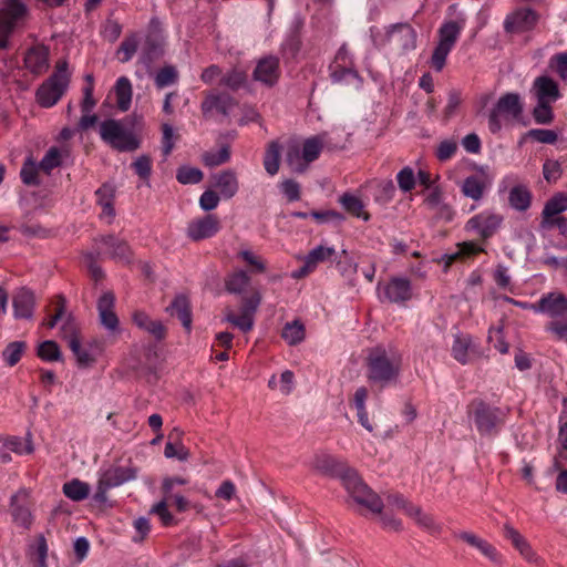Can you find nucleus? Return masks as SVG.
<instances>
[{
  "instance_id": "b1692460",
  "label": "nucleus",
  "mask_w": 567,
  "mask_h": 567,
  "mask_svg": "<svg viewBox=\"0 0 567 567\" xmlns=\"http://www.w3.org/2000/svg\"><path fill=\"white\" fill-rule=\"evenodd\" d=\"M24 66L31 73L38 75L49 68V51L44 45H34L24 55Z\"/></svg>"
},
{
  "instance_id": "0e129e2a",
  "label": "nucleus",
  "mask_w": 567,
  "mask_h": 567,
  "mask_svg": "<svg viewBox=\"0 0 567 567\" xmlns=\"http://www.w3.org/2000/svg\"><path fill=\"white\" fill-rule=\"evenodd\" d=\"M396 179H398L399 187L403 192L411 190L414 187V185H415L414 173L409 167H405L402 171H400L398 176H396Z\"/></svg>"
},
{
  "instance_id": "864d4df0",
  "label": "nucleus",
  "mask_w": 567,
  "mask_h": 567,
  "mask_svg": "<svg viewBox=\"0 0 567 567\" xmlns=\"http://www.w3.org/2000/svg\"><path fill=\"white\" fill-rule=\"evenodd\" d=\"M31 555L37 556L35 567H48V544L45 537L42 534L37 537L35 546L31 547Z\"/></svg>"
},
{
  "instance_id": "774afa93",
  "label": "nucleus",
  "mask_w": 567,
  "mask_h": 567,
  "mask_svg": "<svg viewBox=\"0 0 567 567\" xmlns=\"http://www.w3.org/2000/svg\"><path fill=\"white\" fill-rule=\"evenodd\" d=\"M566 319L551 320L546 330L554 333L557 340L567 342V322Z\"/></svg>"
},
{
  "instance_id": "8fccbe9b",
  "label": "nucleus",
  "mask_w": 567,
  "mask_h": 567,
  "mask_svg": "<svg viewBox=\"0 0 567 567\" xmlns=\"http://www.w3.org/2000/svg\"><path fill=\"white\" fill-rule=\"evenodd\" d=\"M99 256H100L99 250H90L83 257V261L86 265V267L91 274V277L95 281L102 280L104 278V274H103L101 267L96 262V259L99 258Z\"/></svg>"
},
{
  "instance_id": "ddd939ff",
  "label": "nucleus",
  "mask_w": 567,
  "mask_h": 567,
  "mask_svg": "<svg viewBox=\"0 0 567 567\" xmlns=\"http://www.w3.org/2000/svg\"><path fill=\"white\" fill-rule=\"evenodd\" d=\"M25 12V7L18 0H6L0 9V49L8 45V38L14 28L16 21Z\"/></svg>"
},
{
  "instance_id": "dca6fc26",
  "label": "nucleus",
  "mask_w": 567,
  "mask_h": 567,
  "mask_svg": "<svg viewBox=\"0 0 567 567\" xmlns=\"http://www.w3.org/2000/svg\"><path fill=\"white\" fill-rule=\"evenodd\" d=\"M280 76L279 59L267 55L258 60L254 70V79L265 85L272 86Z\"/></svg>"
},
{
  "instance_id": "aec40b11",
  "label": "nucleus",
  "mask_w": 567,
  "mask_h": 567,
  "mask_svg": "<svg viewBox=\"0 0 567 567\" xmlns=\"http://www.w3.org/2000/svg\"><path fill=\"white\" fill-rule=\"evenodd\" d=\"M388 40L403 51H410L416 47V32L409 24H395L389 29Z\"/></svg>"
},
{
  "instance_id": "de8ad7c7",
  "label": "nucleus",
  "mask_w": 567,
  "mask_h": 567,
  "mask_svg": "<svg viewBox=\"0 0 567 567\" xmlns=\"http://www.w3.org/2000/svg\"><path fill=\"white\" fill-rule=\"evenodd\" d=\"M558 443H559L560 449H559L557 455L554 457V462H553L554 470H560L561 460L567 461V422L561 424L559 427Z\"/></svg>"
},
{
  "instance_id": "f704fd0d",
  "label": "nucleus",
  "mask_w": 567,
  "mask_h": 567,
  "mask_svg": "<svg viewBox=\"0 0 567 567\" xmlns=\"http://www.w3.org/2000/svg\"><path fill=\"white\" fill-rule=\"evenodd\" d=\"M472 337L468 334H456L452 346L453 358L462 364L470 361V350L472 349Z\"/></svg>"
},
{
  "instance_id": "6e6552de",
  "label": "nucleus",
  "mask_w": 567,
  "mask_h": 567,
  "mask_svg": "<svg viewBox=\"0 0 567 567\" xmlns=\"http://www.w3.org/2000/svg\"><path fill=\"white\" fill-rule=\"evenodd\" d=\"M261 293L258 290L251 291L250 296H243L240 302V313L237 316L231 310H227L225 320L244 332H248L254 327V317L261 303Z\"/></svg>"
},
{
  "instance_id": "ea45409f",
  "label": "nucleus",
  "mask_w": 567,
  "mask_h": 567,
  "mask_svg": "<svg viewBox=\"0 0 567 567\" xmlns=\"http://www.w3.org/2000/svg\"><path fill=\"white\" fill-rule=\"evenodd\" d=\"M281 337L290 346L298 344L305 339V326L300 320L288 322L282 328Z\"/></svg>"
},
{
  "instance_id": "49530a36",
  "label": "nucleus",
  "mask_w": 567,
  "mask_h": 567,
  "mask_svg": "<svg viewBox=\"0 0 567 567\" xmlns=\"http://www.w3.org/2000/svg\"><path fill=\"white\" fill-rule=\"evenodd\" d=\"M532 114L537 124H550L554 121L553 104L536 102Z\"/></svg>"
},
{
  "instance_id": "f3484780",
  "label": "nucleus",
  "mask_w": 567,
  "mask_h": 567,
  "mask_svg": "<svg viewBox=\"0 0 567 567\" xmlns=\"http://www.w3.org/2000/svg\"><path fill=\"white\" fill-rule=\"evenodd\" d=\"M460 540L466 543L468 546L477 549L484 557L496 565L503 563V557L494 545L486 539L481 538L472 532H460L455 535Z\"/></svg>"
},
{
  "instance_id": "1a4fd4ad",
  "label": "nucleus",
  "mask_w": 567,
  "mask_h": 567,
  "mask_svg": "<svg viewBox=\"0 0 567 567\" xmlns=\"http://www.w3.org/2000/svg\"><path fill=\"white\" fill-rule=\"evenodd\" d=\"M100 134L104 142L120 151H133L138 144L132 133L127 132L120 122L107 120L101 123Z\"/></svg>"
},
{
  "instance_id": "9b49d317",
  "label": "nucleus",
  "mask_w": 567,
  "mask_h": 567,
  "mask_svg": "<svg viewBox=\"0 0 567 567\" xmlns=\"http://www.w3.org/2000/svg\"><path fill=\"white\" fill-rule=\"evenodd\" d=\"M529 307L532 311L547 315L553 320L567 319V297L561 292H548Z\"/></svg>"
},
{
  "instance_id": "4468645a",
  "label": "nucleus",
  "mask_w": 567,
  "mask_h": 567,
  "mask_svg": "<svg viewBox=\"0 0 567 567\" xmlns=\"http://www.w3.org/2000/svg\"><path fill=\"white\" fill-rule=\"evenodd\" d=\"M503 536L511 542L512 546L527 563L539 564L540 558L533 549L530 543L512 524L505 523L503 525Z\"/></svg>"
},
{
  "instance_id": "052dcab7",
  "label": "nucleus",
  "mask_w": 567,
  "mask_h": 567,
  "mask_svg": "<svg viewBox=\"0 0 567 567\" xmlns=\"http://www.w3.org/2000/svg\"><path fill=\"white\" fill-rule=\"evenodd\" d=\"M151 513L157 515L159 517V519L162 520L163 525H165V526H169L174 523V517L167 508V498L166 497L164 499H162L161 502H158L157 504H155L152 507Z\"/></svg>"
},
{
  "instance_id": "0eeeda50",
  "label": "nucleus",
  "mask_w": 567,
  "mask_h": 567,
  "mask_svg": "<svg viewBox=\"0 0 567 567\" xmlns=\"http://www.w3.org/2000/svg\"><path fill=\"white\" fill-rule=\"evenodd\" d=\"M462 31V25L447 21L439 29V42L433 51L431 64L435 71H442L449 53L454 48Z\"/></svg>"
},
{
  "instance_id": "7ed1b4c3",
  "label": "nucleus",
  "mask_w": 567,
  "mask_h": 567,
  "mask_svg": "<svg viewBox=\"0 0 567 567\" xmlns=\"http://www.w3.org/2000/svg\"><path fill=\"white\" fill-rule=\"evenodd\" d=\"M323 143L321 136H312L302 142L289 141L286 147L287 164L293 172L303 173L319 157Z\"/></svg>"
},
{
  "instance_id": "603ef678",
  "label": "nucleus",
  "mask_w": 567,
  "mask_h": 567,
  "mask_svg": "<svg viewBox=\"0 0 567 567\" xmlns=\"http://www.w3.org/2000/svg\"><path fill=\"white\" fill-rule=\"evenodd\" d=\"M61 337L68 341L69 346L72 340H80L79 326L71 315L64 318L61 326Z\"/></svg>"
},
{
  "instance_id": "680f3d73",
  "label": "nucleus",
  "mask_w": 567,
  "mask_h": 567,
  "mask_svg": "<svg viewBox=\"0 0 567 567\" xmlns=\"http://www.w3.org/2000/svg\"><path fill=\"white\" fill-rule=\"evenodd\" d=\"M164 455L168 458L176 457L179 461H186L189 457V451L183 444L176 445L167 442L164 449Z\"/></svg>"
},
{
  "instance_id": "f8f14e48",
  "label": "nucleus",
  "mask_w": 567,
  "mask_h": 567,
  "mask_svg": "<svg viewBox=\"0 0 567 567\" xmlns=\"http://www.w3.org/2000/svg\"><path fill=\"white\" fill-rule=\"evenodd\" d=\"M502 223V215L492 210H484L467 220L466 229L482 238H488L495 234Z\"/></svg>"
},
{
  "instance_id": "f03ea898",
  "label": "nucleus",
  "mask_w": 567,
  "mask_h": 567,
  "mask_svg": "<svg viewBox=\"0 0 567 567\" xmlns=\"http://www.w3.org/2000/svg\"><path fill=\"white\" fill-rule=\"evenodd\" d=\"M401 357L382 347L369 351L367 358V378L372 384L385 388L396 383L401 371Z\"/></svg>"
},
{
  "instance_id": "f257e3e1",
  "label": "nucleus",
  "mask_w": 567,
  "mask_h": 567,
  "mask_svg": "<svg viewBox=\"0 0 567 567\" xmlns=\"http://www.w3.org/2000/svg\"><path fill=\"white\" fill-rule=\"evenodd\" d=\"M311 468L321 475L337 477L341 481L349 497L371 513H380L382 499L360 477L358 472L346 462L327 453L316 454Z\"/></svg>"
},
{
  "instance_id": "c85d7f7f",
  "label": "nucleus",
  "mask_w": 567,
  "mask_h": 567,
  "mask_svg": "<svg viewBox=\"0 0 567 567\" xmlns=\"http://www.w3.org/2000/svg\"><path fill=\"white\" fill-rule=\"evenodd\" d=\"M69 348L76 358V363L80 368H87L95 362L96 354L101 352V348L97 342L91 343L90 349H85L81 346L80 340H72Z\"/></svg>"
},
{
  "instance_id": "c756f323",
  "label": "nucleus",
  "mask_w": 567,
  "mask_h": 567,
  "mask_svg": "<svg viewBox=\"0 0 567 567\" xmlns=\"http://www.w3.org/2000/svg\"><path fill=\"white\" fill-rule=\"evenodd\" d=\"M133 322L142 330L147 331L157 340H163L166 336V328L159 320H152L144 311L133 313Z\"/></svg>"
},
{
  "instance_id": "473e14b6",
  "label": "nucleus",
  "mask_w": 567,
  "mask_h": 567,
  "mask_svg": "<svg viewBox=\"0 0 567 567\" xmlns=\"http://www.w3.org/2000/svg\"><path fill=\"white\" fill-rule=\"evenodd\" d=\"M564 212H567V194L557 193L545 204L543 224H549V219L558 217Z\"/></svg>"
},
{
  "instance_id": "6ab92c4d",
  "label": "nucleus",
  "mask_w": 567,
  "mask_h": 567,
  "mask_svg": "<svg viewBox=\"0 0 567 567\" xmlns=\"http://www.w3.org/2000/svg\"><path fill=\"white\" fill-rule=\"evenodd\" d=\"M96 308L101 324L110 331H115L118 328L120 321L114 311L115 295L113 291L103 292L97 299Z\"/></svg>"
},
{
  "instance_id": "09e8293b",
  "label": "nucleus",
  "mask_w": 567,
  "mask_h": 567,
  "mask_svg": "<svg viewBox=\"0 0 567 567\" xmlns=\"http://www.w3.org/2000/svg\"><path fill=\"white\" fill-rule=\"evenodd\" d=\"M230 157L227 146H223L217 151H210L204 154L203 161L207 166L214 167L226 163Z\"/></svg>"
},
{
  "instance_id": "a19ab883",
  "label": "nucleus",
  "mask_w": 567,
  "mask_h": 567,
  "mask_svg": "<svg viewBox=\"0 0 567 567\" xmlns=\"http://www.w3.org/2000/svg\"><path fill=\"white\" fill-rule=\"evenodd\" d=\"M484 188V182L477 176H468L462 184L463 194L474 200L483 197Z\"/></svg>"
},
{
  "instance_id": "423d86ee",
  "label": "nucleus",
  "mask_w": 567,
  "mask_h": 567,
  "mask_svg": "<svg viewBox=\"0 0 567 567\" xmlns=\"http://www.w3.org/2000/svg\"><path fill=\"white\" fill-rule=\"evenodd\" d=\"M524 104L518 93L503 94L491 110L488 115V128L492 133H498L502 128L501 117L517 120L522 116Z\"/></svg>"
},
{
  "instance_id": "69168bd1",
  "label": "nucleus",
  "mask_w": 567,
  "mask_h": 567,
  "mask_svg": "<svg viewBox=\"0 0 567 567\" xmlns=\"http://www.w3.org/2000/svg\"><path fill=\"white\" fill-rule=\"evenodd\" d=\"M550 68H553L561 80L567 81V53H558L550 59Z\"/></svg>"
},
{
  "instance_id": "c9c22d12",
  "label": "nucleus",
  "mask_w": 567,
  "mask_h": 567,
  "mask_svg": "<svg viewBox=\"0 0 567 567\" xmlns=\"http://www.w3.org/2000/svg\"><path fill=\"white\" fill-rule=\"evenodd\" d=\"M340 205L352 216L361 218L363 220H369L370 216L367 212H364L363 202L355 195L346 193L339 198Z\"/></svg>"
},
{
  "instance_id": "4d7b16f0",
  "label": "nucleus",
  "mask_w": 567,
  "mask_h": 567,
  "mask_svg": "<svg viewBox=\"0 0 567 567\" xmlns=\"http://www.w3.org/2000/svg\"><path fill=\"white\" fill-rule=\"evenodd\" d=\"M137 45H138V41H137V38L135 35H132L127 39H125L120 49H118V55H120V61L121 62H127L130 61L134 53L136 52L137 50Z\"/></svg>"
},
{
  "instance_id": "338daca9",
  "label": "nucleus",
  "mask_w": 567,
  "mask_h": 567,
  "mask_svg": "<svg viewBox=\"0 0 567 567\" xmlns=\"http://www.w3.org/2000/svg\"><path fill=\"white\" fill-rule=\"evenodd\" d=\"M218 204L219 195L212 189L205 190L199 198V206L205 212L215 209Z\"/></svg>"
},
{
  "instance_id": "a211bd4d",
  "label": "nucleus",
  "mask_w": 567,
  "mask_h": 567,
  "mask_svg": "<svg viewBox=\"0 0 567 567\" xmlns=\"http://www.w3.org/2000/svg\"><path fill=\"white\" fill-rule=\"evenodd\" d=\"M35 296L34 292L28 288H19L12 295V307L16 319L30 320L33 317L35 308Z\"/></svg>"
},
{
  "instance_id": "4be33fe9",
  "label": "nucleus",
  "mask_w": 567,
  "mask_h": 567,
  "mask_svg": "<svg viewBox=\"0 0 567 567\" xmlns=\"http://www.w3.org/2000/svg\"><path fill=\"white\" fill-rule=\"evenodd\" d=\"M218 219L213 215H207L189 223L187 235L197 241L214 236L218 231Z\"/></svg>"
},
{
  "instance_id": "bb28decb",
  "label": "nucleus",
  "mask_w": 567,
  "mask_h": 567,
  "mask_svg": "<svg viewBox=\"0 0 567 567\" xmlns=\"http://www.w3.org/2000/svg\"><path fill=\"white\" fill-rule=\"evenodd\" d=\"M334 250H310L303 258V265L291 272L293 279H301L312 272L319 262L328 260L333 255Z\"/></svg>"
},
{
  "instance_id": "39448f33",
  "label": "nucleus",
  "mask_w": 567,
  "mask_h": 567,
  "mask_svg": "<svg viewBox=\"0 0 567 567\" xmlns=\"http://www.w3.org/2000/svg\"><path fill=\"white\" fill-rule=\"evenodd\" d=\"M70 82V73L65 62L56 66V71L38 89L35 97L42 107L55 105L65 93Z\"/></svg>"
},
{
  "instance_id": "a878e982",
  "label": "nucleus",
  "mask_w": 567,
  "mask_h": 567,
  "mask_svg": "<svg viewBox=\"0 0 567 567\" xmlns=\"http://www.w3.org/2000/svg\"><path fill=\"white\" fill-rule=\"evenodd\" d=\"M384 296L390 302L403 303L411 299L412 290L410 281L403 278H393L384 287Z\"/></svg>"
},
{
  "instance_id": "20e7f679",
  "label": "nucleus",
  "mask_w": 567,
  "mask_h": 567,
  "mask_svg": "<svg viewBox=\"0 0 567 567\" xmlns=\"http://www.w3.org/2000/svg\"><path fill=\"white\" fill-rule=\"evenodd\" d=\"M468 413L473 416L480 434L486 436L497 434L507 416L503 409L492 406L481 399H475L468 404Z\"/></svg>"
},
{
  "instance_id": "bf43d9fd",
  "label": "nucleus",
  "mask_w": 567,
  "mask_h": 567,
  "mask_svg": "<svg viewBox=\"0 0 567 567\" xmlns=\"http://www.w3.org/2000/svg\"><path fill=\"white\" fill-rule=\"evenodd\" d=\"M177 79V72L173 66H165L155 76L157 87L163 89L173 84Z\"/></svg>"
},
{
  "instance_id": "9d476101",
  "label": "nucleus",
  "mask_w": 567,
  "mask_h": 567,
  "mask_svg": "<svg viewBox=\"0 0 567 567\" xmlns=\"http://www.w3.org/2000/svg\"><path fill=\"white\" fill-rule=\"evenodd\" d=\"M330 76L333 83H344L359 87L361 80L353 69L352 58L346 45H342L330 65Z\"/></svg>"
},
{
  "instance_id": "79ce46f5",
  "label": "nucleus",
  "mask_w": 567,
  "mask_h": 567,
  "mask_svg": "<svg viewBox=\"0 0 567 567\" xmlns=\"http://www.w3.org/2000/svg\"><path fill=\"white\" fill-rule=\"evenodd\" d=\"M37 354L41 360L48 362L59 361L62 357L58 343L52 340L41 342L38 346Z\"/></svg>"
},
{
  "instance_id": "3c124183",
  "label": "nucleus",
  "mask_w": 567,
  "mask_h": 567,
  "mask_svg": "<svg viewBox=\"0 0 567 567\" xmlns=\"http://www.w3.org/2000/svg\"><path fill=\"white\" fill-rule=\"evenodd\" d=\"M61 151L56 147H51L39 163V167L49 173L61 164Z\"/></svg>"
},
{
  "instance_id": "4c0bfd02",
  "label": "nucleus",
  "mask_w": 567,
  "mask_h": 567,
  "mask_svg": "<svg viewBox=\"0 0 567 567\" xmlns=\"http://www.w3.org/2000/svg\"><path fill=\"white\" fill-rule=\"evenodd\" d=\"M63 493L68 498L74 502H80L89 496L90 485L78 478H74L63 485Z\"/></svg>"
},
{
  "instance_id": "2f4dec72",
  "label": "nucleus",
  "mask_w": 567,
  "mask_h": 567,
  "mask_svg": "<svg viewBox=\"0 0 567 567\" xmlns=\"http://www.w3.org/2000/svg\"><path fill=\"white\" fill-rule=\"evenodd\" d=\"M508 203L513 209L525 212L532 204V193L523 184L514 185L508 193Z\"/></svg>"
},
{
  "instance_id": "6e6d98bb",
  "label": "nucleus",
  "mask_w": 567,
  "mask_h": 567,
  "mask_svg": "<svg viewBox=\"0 0 567 567\" xmlns=\"http://www.w3.org/2000/svg\"><path fill=\"white\" fill-rule=\"evenodd\" d=\"M526 137H530L543 144H554L557 141L558 135L553 130L533 128L526 133Z\"/></svg>"
},
{
  "instance_id": "72a5a7b5",
  "label": "nucleus",
  "mask_w": 567,
  "mask_h": 567,
  "mask_svg": "<svg viewBox=\"0 0 567 567\" xmlns=\"http://www.w3.org/2000/svg\"><path fill=\"white\" fill-rule=\"evenodd\" d=\"M115 95H116V103L117 107L126 112L132 102V83L126 76H121L117 79L115 86H114Z\"/></svg>"
},
{
  "instance_id": "c03bdc74",
  "label": "nucleus",
  "mask_w": 567,
  "mask_h": 567,
  "mask_svg": "<svg viewBox=\"0 0 567 567\" xmlns=\"http://www.w3.org/2000/svg\"><path fill=\"white\" fill-rule=\"evenodd\" d=\"M3 445L17 454H31L33 452V444L30 435L25 439L18 436H10L3 440Z\"/></svg>"
},
{
  "instance_id": "37998d69",
  "label": "nucleus",
  "mask_w": 567,
  "mask_h": 567,
  "mask_svg": "<svg viewBox=\"0 0 567 567\" xmlns=\"http://www.w3.org/2000/svg\"><path fill=\"white\" fill-rule=\"evenodd\" d=\"M237 258L246 262L251 274H261L266 271V264L257 256L254 250H240L237 254Z\"/></svg>"
},
{
  "instance_id": "5fc2aeb1",
  "label": "nucleus",
  "mask_w": 567,
  "mask_h": 567,
  "mask_svg": "<svg viewBox=\"0 0 567 567\" xmlns=\"http://www.w3.org/2000/svg\"><path fill=\"white\" fill-rule=\"evenodd\" d=\"M176 178L182 184H197L203 179V173L198 168L182 167L178 169Z\"/></svg>"
},
{
  "instance_id": "412c9836",
  "label": "nucleus",
  "mask_w": 567,
  "mask_h": 567,
  "mask_svg": "<svg viewBox=\"0 0 567 567\" xmlns=\"http://www.w3.org/2000/svg\"><path fill=\"white\" fill-rule=\"evenodd\" d=\"M28 492L20 489L18 493L11 496V514L13 522L24 528H30L32 524V515L27 506Z\"/></svg>"
},
{
  "instance_id": "2eb2a0df",
  "label": "nucleus",
  "mask_w": 567,
  "mask_h": 567,
  "mask_svg": "<svg viewBox=\"0 0 567 567\" xmlns=\"http://www.w3.org/2000/svg\"><path fill=\"white\" fill-rule=\"evenodd\" d=\"M530 94L536 102L554 104L561 96L558 84L549 76L543 75L534 80Z\"/></svg>"
},
{
  "instance_id": "393cba45",
  "label": "nucleus",
  "mask_w": 567,
  "mask_h": 567,
  "mask_svg": "<svg viewBox=\"0 0 567 567\" xmlns=\"http://www.w3.org/2000/svg\"><path fill=\"white\" fill-rule=\"evenodd\" d=\"M213 179L214 186L218 189L219 195L225 199L233 198L239 189L237 175L230 169L215 174Z\"/></svg>"
},
{
  "instance_id": "5701e85b",
  "label": "nucleus",
  "mask_w": 567,
  "mask_h": 567,
  "mask_svg": "<svg viewBox=\"0 0 567 567\" xmlns=\"http://www.w3.org/2000/svg\"><path fill=\"white\" fill-rule=\"evenodd\" d=\"M536 23V13L530 9H519L507 16L504 28L507 32H523Z\"/></svg>"
},
{
  "instance_id": "cd10ccee",
  "label": "nucleus",
  "mask_w": 567,
  "mask_h": 567,
  "mask_svg": "<svg viewBox=\"0 0 567 567\" xmlns=\"http://www.w3.org/2000/svg\"><path fill=\"white\" fill-rule=\"evenodd\" d=\"M171 316H176L187 332L192 329V311L189 300L184 295H178L172 301L171 306L166 308Z\"/></svg>"
},
{
  "instance_id": "7c9ffc66",
  "label": "nucleus",
  "mask_w": 567,
  "mask_h": 567,
  "mask_svg": "<svg viewBox=\"0 0 567 567\" xmlns=\"http://www.w3.org/2000/svg\"><path fill=\"white\" fill-rule=\"evenodd\" d=\"M101 477L105 480L106 485L116 487L134 480L136 477V470L132 466H115L105 471Z\"/></svg>"
},
{
  "instance_id": "13d9d810",
  "label": "nucleus",
  "mask_w": 567,
  "mask_h": 567,
  "mask_svg": "<svg viewBox=\"0 0 567 567\" xmlns=\"http://www.w3.org/2000/svg\"><path fill=\"white\" fill-rule=\"evenodd\" d=\"M39 164L37 165L35 162L32 159H28L24 165L21 168L20 175L22 178V182L27 185H37L38 184V169Z\"/></svg>"
},
{
  "instance_id": "e433bc0d",
  "label": "nucleus",
  "mask_w": 567,
  "mask_h": 567,
  "mask_svg": "<svg viewBox=\"0 0 567 567\" xmlns=\"http://www.w3.org/2000/svg\"><path fill=\"white\" fill-rule=\"evenodd\" d=\"M250 278L244 270L229 274L225 280V288L229 293L243 295L249 286Z\"/></svg>"
},
{
  "instance_id": "e2e57ef3",
  "label": "nucleus",
  "mask_w": 567,
  "mask_h": 567,
  "mask_svg": "<svg viewBox=\"0 0 567 567\" xmlns=\"http://www.w3.org/2000/svg\"><path fill=\"white\" fill-rule=\"evenodd\" d=\"M560 165L558 162L547 159L543 165V175L548 183H555L560 177Z\"/></svg>"
},
{
  "instance_id": "a18cd8bd",
  "label": "nucleus",
  "mask_w": 567,
  "mask_h": 567,
  "mask_svg": "<svg viewBox=\"0 0 567 567\" xmlns=\"http://www.w3.org/2000/svg\"><path fill=\"white\" fill-rule=\"evenodd\" d=\"M25 348L27 344L23 341L10 342L4 348L2 352V358L8 363V365L13 367L20 361Z\"/></svg>"
},
{
  "instance_id": "58836bf2",
  "label": "nucleus",
  "mask_w": 567,
  "mask_h": 567,
  "mask_svg": "<svg viewBox=\"0 0 567 567\" xmlns=\"http://www.w3.org/2000/svg\"><path fill=\"white\" fill-rule=\"evenodd\" d=\"M280 163V145L272 141L268 144L265 157H264V166L266 172L274 176L279 171Z\"/></svg>"
}]
</instances>
